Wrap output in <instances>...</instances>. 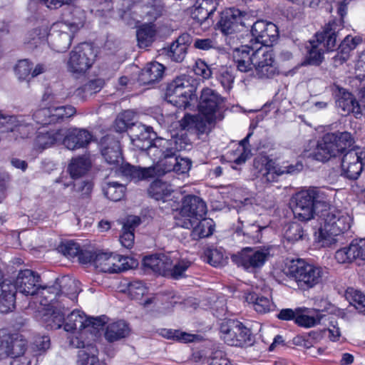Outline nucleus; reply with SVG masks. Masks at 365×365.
I'll return each instance as SVG.
<instances>
[{"instance_id":"12","label":"nucleus","mask_w":365,"mask_h":365,"mask_svg":"<svg viewBox=\"0 0 365 365\" xmlns=\"http://www.w3.org/2000/svg\"><path fill=\"white\" fill-rule=\"evenodd\" d=\"M76 113V109L71 105L50 106L36 110L33 113L34 120L43 126L62 123Z\"/></svg>"},{"instance_id":"31","label":"nucleus","mask_w":365,"mask_h":365,"mask_svg":"<svg viewBox=\"0 0 365 365\" xmlns=\"http://www.w3.org/2000/svg\"><path fill=\"white\" fill-rule=\"evenodd\" d=\"M143 265L153 272L165 275L169 272L172 264L170 257L163 253H155L146 255L143 258Z\"/></svg>"},{"instance_id":"6","label":"nucleus","mask_w":365,"mask_h":365,"mask_svg":"<svg viewBox=\"0 0 365 365\" xmlns=\"http://www.w3.org/2000/svg\"><path fill=\"white\" fill-rule=\"evenodd\" d=\"M221 337L229 346L246 348L254 345L255 336L252 330L237 319L224 321L220 327Z\"/></svg>"},{"instance_id":"23","label":"nucleus","mask_w":365,"mask_h":365,"mask_svg":"<svg viewBox=\"0 0 365 365\" xmlns=\"http://www.w3.org/2000/svg\"><path fill=\"white\" fill-rule=\"evenodd\" d=\"M334 258L339 264H349L356 259L365 260V239H354L346 247L336 251Z\"/></svg>"},{"instance_id":"13","label":"nucleus","mask_w":365,"mask_h":365,"mask_svg":"<svg viewBox=\"0 0 365 365\" xmlns=\"http://www.w3.org/2000/svg\"><path fill=\"white\" fill-rule=\"evenodd\" d=\"M330 88L336 106L342 115L346 116L353 114L356 118L361 117V106L352 93L336 83H333Z\"/></svg>"},{"instance_id":"64","label":"nucleus","mask_w":365,"mask_h":365,"mask_svg":"<svg viewBox=\"0 0 365 365\" xmlns=\"http://www.w3.org/2000/svg\"><path fill=\"white\" fill-rule=\"evenodd\" d=\"M191 262L188 260L181 259L178 261L171 269L170 272L174 279H179L185 276V272L190 267Z\"/></svg>"},{"instance_id":"58","label":"nucleus","mask_w":365,"mask_h":365,"mask_svg":"<svg viewBox=\"0 0 365 365\" xmlns=\"http://www.w3.org/2000/svg\"><path fill=\"white\" fill-rule=\"evenodd\" d=\"M33 63L28 59L19 60L15 66L14 71L19 80L31 79Z\"/></svg>"},{"instance_id":"11","label":"nucleus","mask_w":365,"mask_h":365,"mask_svg":"<svg viewBox=\"0 0 365 365\" xmlns=\"http://www.w3.org/2000/svg\"><path fill=\"white\" fill-rule=\"evenodd\" d=\"M147 193L149 197L167 203L165 207H160V209L164 210L165 212L168 213L178 210L179 196H175L170 183L156 178L150 183Z\"/></svg>"},{"instance_id":"55","label":"nucleus","mask_w":365,"mask_h":365,"mask_svg":"<svg viewBox=\"0 0 365 365\" xmlns=\"http://www.w3.org/2000/svg\"><path fill=\"white\" fill-rule=\"evenodd\" d=\"M137 123L133 122V119L129 118V114L127 112L120 113L115 118L113 128L114 130L119 133H122L130 130L132 127L136 125Z\"/></svg>"},{"instance_id":"41","label":"nucleus","mask_w":365,"mask_h":365,"mask_svg":"<svg viewBox=\"0 0 365 365\" xmlns=\"http://www.w3.org/2000/svg\"><path fill=\"white\" fill-rule=\"evenodd\" d=\"M91 168V160L83 155L72 158L68 166V172L72 179L76 180L85 175Z\"/></svg>"},{"instance_id":"38","label":"nucleus","mask_w":365,"mask_h":365,"mask_svg":"<svg viewBox=\"0 0 365 365\" xmlns=\"http://www.w3.org/2000/svg\"><path fill=\"white\" fill-rule=\"evenodd\" d=\"M175 151H176V148L173 147V142L171 140L155 136L152 147L148 151V155L155 162L156 159H160V158L165 157L166 154L173 153Z\"/></svg>"},{"instance_id":"50","label":"nucleus","mask_w":365,"mask_h":365,"mask_svg":"<svg viewBox=\"0 0 365 365\" xmlns=\"http://www.w3.org/2000/svg\"><path fill=\"white\" fill-rule=\"evenodd\" d=\"M203 255L204 260L212 267H219L225 264V258L221 250L207 247Z\"/></svg>"},{"instance_id":"5","label":"nucleus","mask_w":365,"mask_h":365,"mask_svg":"<svg viewBox=\"0 0 365 365\" xmlns=\"http://www.w3.org/2000/svg\"><path fill=\"white\" fill-rule=\"evenodd\" d=\"M197 85L196 79L190 76L176 77L167 86L166 101L178 109L185 110L194 106L197 100Z\"/></svg>"},{"instance_id":"3","label":"nucleus","mask_w":365,"mask_h":365,"mask_svg":"<svg viewBox=\"0 0 365 365\" xmlns=\"http://www.w3.org/2000/svg\"><path fill=\"white\" fill-rule=\"evenodd\" d=\"M319 217L321 227L319 229L317 240L327 245L336 241V236L344 233L351 227L350 216L329 204H327V207L320 210Z\"/></svg>"},{"instance_id":"22","label":"nucleus","mask_w":365,"mask_h":365,"mask_svg":"<svg viewBox=\"0 0 365 365\" xmlns=\"http://www.w3.org/2000/svg\"><path fill=\"white\" fill-rule=\"evenodd\" d=\"M133 145L136 150L145 151L148 155L154 138L157 135L152 127L137 124L132 127L129 134Z\"/></svg>"},{"instance_id":"25","label":"nucleus","mask_w":365,"mask_h":365,"mask_svg":"<svg viewBox=\"0 0 365 365\" xmlns=\"http://www.w3.org/2000/svg\"><path fill=\"white\" fill-rule=\"evenodd\" d=\"M258 48L255 44L242 45L233 51L232 58L238 71L243 73L252 71L254 68V52Z\"/></svg>"},{"instance_id":"43","label":"nucleus","mask_w":365,"mask_h":365,"mask_svg":"<svg viewBox=\"0 0 365 365\" xmlns=\"http://www.w3.org/2000/svg\"><path fill=\"white\" fill-rule=\"evenodd\" d=\"M10 336V342L8 344L9 357L13 358L25 356L27 349V340L20 334H8Z\"/></svg>"},{"instance_id":"35","label":"nucleus","mask_w":365,"mask_h":365,"mask_svg":"<svg viewBox=\"0 0 365 365\" xmlns=\"http://www.w3.org/2000/svg\"><path fill=\"white\" fill-rule=\"evenodd\" d=\"M218 5V0H202V3L192 11L191 16L195 22L202 26L206 21L212 19V16Z\"/></svg>"},{"instance_id":"20","label":"nucleus","mask_w":365,"mask_h":365,"mask_svg":"<svg viewBox=\"0 0 365 365\" xmlns=\"http://www.w3.org/2000/svg\"><path fill=\"white\" fill-rule=\"evenodd\" d=\"M93 134L85 128H70L63 130L62 144L70 150L86 148L91 142Z\"/></svg>"},{"instance_id":"32","label":"nucleus","mask_w":365,"mask_h":365,"mask_svg":"<svg viewBox=\"0 0 365 365\" xmlns=\"http://www.w3.org/2000/svg\"><path fill=\"white\" fill-rule=\"evenodd\" d=\"M34 131L33 125L26 123L18 120L17 117L9 115L6 122L5 129L1 132L11 133L12 136L16 139H25L29 138Z\"/></svg>"},{"instance_id":"36","label":"nucleus","mask_w":365,"mask_h":365,"mask_svg":"<svg viewBox=\"0 0 365 365\" xmlns=\"http://www.w3.org/2000/svg\"><path fill=\"white\" fill-rule=\"evenodd\" d=\"M63 130L61 128L48 130H38L35 138V145L39 149H46L59 142L62 143Z\"/></svg>"},{"instance_id":"18","label":"nucleus","mask_w":365,"mask_h":365,"mask_svg":"<svg viewBox=\"0 0 365 365\" xmlns=\"http://www.w3.org/2000/svg\"><path fill=\"white\" fill-rule=\"evenodd\" d=\"M270 256L269 249H260L253 251L252 248H245L237 258V264L246 271L255 272L260 269Z\"/></svg>"},{"instance_id":"42","label":"nucleus","mask_w":365,"mask_h":365,"mask_svg":"<svg viewBox=\"0 0 365 365\" xmlns=\"http://www.w3.org/2000/svg\"><path fill=\"white\" fill-rule=\"evenodd\" d=\"M245 301L259 314H265L271 310V300L255 292H248L245 295Z\"/></svg>"},{"instance_id":"29","label":"nucleus","mask_w":365,"mask_h":365,"mask_svg":"<svg viewBox=\"0 0 365 365\" xmlns=\"http://www.w3.org/2000/svg\"><path fill=\"white\" fill-rule=\"evenodd\" d=\"M198 220L199 222L195 226L190 219L185 221L182 225V227L187 229L192 228L190 231V237L192 240L195 241L209 237L213 234L215 230V222L211 218L203 217Z\"/></svg>"},{"instance_id":"2","label":"nucleus","mask_w":365,"mask_h":365,"mask_svg":"<svg viewBox=\"0 0 365 365\" xmlns=\"http://www.w3.org/2000/svg\"><path fill=\"white\" fill-rule=\"evenodd\" d=\"M0 269V312L8 313L15 308L17 292L26 296L37 294L39 289L40 275L31 269L20 270L14 282L4 279Z\"/></svg>"},{"instance_id":"44","label":"nucleus","mask_w":365,"mask_h":365,"mask_svg":"<svg viewBox=\"0 0 365 365\" xmlns=\"http://www.w3.org/2000/svg\"><path fill=\"white\" fill-rule=\"evenodd\" d=\"M156 30L154 24H143L137 29L136 37L140 48H147L151 46L155 40Z\"/></svg>"},{"instance_id":"17","label":"nucleus","mask_w":365,"mask_h":365,"mask_svg":"<svg viewBox=\"0 0 365 365\" xmlns=\"http://www.w3.org/2000/svg\"><path fill=\"white\" fill-rule=\"evenodd\" d=\"M127 259L126 257L118 254L98 252L96 267L105 273H119L130 267Z\"/></svg>"},{"instance_id":"40","label":"nucleus","mask_w":365,"mask_h":365,"mask_svg":"<svg viewBox=\"0 0 365 365\" xmlns=\"http://www.w3.org/2000/svg\"><path fill=\"white\" fill-rule=\"evenodd\" d=\"M319 45L313 40L309 41V46H307V53L301 65L303 66H319L324 60V49L320 48Z\"/></svg>"},{"instance_id":"51","label":"nucleus","mask_w":365,"mask_h":365,"mask_svg":"<svg viewBox=\"0 0 365 365\" xmlns=\"http://www.w3.org/2000/svg\"><path fill=\"white\" fill-rule=\"evenodd\" d=\"M298 314L295 319L294 324L299 327L311 328L320 324L322 314H317L315 317L309 316L303 313L302 308H299Z\"/></svg>"},{"instance_id":"47","label":"nucleus","mask_w":365,"mask_h":365,"mask_svg":"<svg viewBox=\"0 0 365 365\" xmlns=\"http://www.w3.org/2000/svg\"><path fill=\"white\" fill-rule=\"evenodd\" d=\"M98 354V350L95 344H87L86 350L78 351V365H100Z\"/></svg>"},{"instance_id":"33","label":"nucleus","mask_w":365,"mask_h":365,"mask_svg":"<svg viewBox=\"0 0 365 365\" xmlns=\"http://www.w3.org/2000/svg\"><path fill=\"white\" fill-rule=\"evenodd\" d=\"M118 170L122 175L135 181L147 180L155 175V168L153 166L141 168L133 165L129 163H122Z\"/></svg>"},{"instance_id":"39","label":"nucleus","mask_w":365,"mask_h":365,"mask_svg":"<svg viewBox=\"0 0 365 365\" xmlns=\"http://www.w3.org/2000/svg\"><path fill=\"white\" fill-rule=\"evenodd\" d=\"M252 135V132H249L247 135L241 140L235 150L230 152V155L233 157L232 162L238 165L245 163L247 159L252 155L250 138Z\"/></svg>"},{"instance_id":"49","label":"nucleus","mask_w":365,"mask_h":365,"mask_svg":"<svg viewBox=\"0 0 365 365\" xmlns=\"http://www.w3.org/2000/svg\"><path fill=\"white\" fill-rule=\"evenodd\" d=\"M94 183L91 180H85L73 183V190L78 194V199L83 200V203H88L91 198V193Z\"/></svg>"},{"instance_id":"4","label":"nucleus","mask_w":365,"mask_h":365,"mask_svg":"<svg viewBox=\"0 0 365 365\" xmlns=\"http://www.w3.org/2000/svg\"><path fill=\"white\" fill-rule=\"evenodd\" d=\"M284 274L293 279L302 291H308L323 281L322 267L301 258L293 259L285 264Z\"/></svg>"},{"instance_id":"27","label":"nucleus","mask_w":365,"mask_h":365,"mask_svg":"<svg viewBox=\"0 0 365 365\" xmlns=\"http://www.w3.org/2000/svg\"><path fill=\"white\" fill-rule=\"evenodd\" d=\"M102 155L110 165H118L123 160L120 142L113 136L107 135L102 139Z\"/></svg>"},{"instance_id":"63","label":"nucleus","mask_w":365,"mask_h":365,"mask_svg":"<svg viewBox=\"0 0 365 365\" xmlns=\"http://www.w3.org/2000/svg\"><path fill=\"white\" fill-rule=\"evenodd\" d=\"M193 71L197 76L202 78V79H209L212 74L210 67L207 63L200 58H198L193 66Z\"/></svg>"},{"instance_id":"10","label":"nucleus","mask_w":365,"mask_h":365,"mask_svg":"<svg viewBox=\"0 0 365 365\" xmlns=\"http://www.w3.org/2000/svg\"><path fill=\"white\" fill-rule=\"evenodd\" d=\"M197 102L199 113L210 122H215L225 107V98L215 90L207 87L201 91Z\"/></svg>"},{"instance_id":"52","label":"nucleus","mask_w":365,"mask_h":365,"mask_svg":"<svg viewBox=\"0 0 365 365\" xmlns=\"http://www.w3.org/2000/svg\"><path fill=\"white\" fill-rule=\"evenodd\" d=\"M254 68L256 77L262 80L273 78L279 73L277 63L257 65V66Z\"/></svg>"},{"instance_id":"46","label":"nucleus","mask_w":365,"mask_h":365,"mask_svg":"<svg viewBox=\"0 0 365 365\" xmlns=\"http://www.w3.org/2000/svg\"><path fill=\"white\" fill-rule=\"evenodd\" d=\"M254 67L257 65H267L277 63L274 49L272 46H258L254 52Z\"/></svg>"},{"instance_id":"30","label":"nucleus","mask_w":365,"mask_h":365,"mask_svg":"<svg viewBox=\"0 0 365 365\" xmlns=\"http://www.w3.org/2000/svg\"><path fill=\"white\" fill-rule=\"evenodd\" d=\"M361 41L359 37L346 36L339 45L336 53L332 57L334 66L338 67L346 62L350 57L351 51L354 50Z\"/></svg>"},{"instance_id":"54","label":"nucleus","mask_w":365,"mask_h":365,"mask_svg":"<svg viewBox=\"0 0 365 365\" xmlns=\"http://www.w3.org/2000/svg\"><path fill=\"white\" fill-rule=\"evenodd\" d=\"M135 226L129 222L123 224L122 227V233L120 235L119 240L125 248L130 249L134 245L135 240Z\"/></svg>"},{"instance_id":"56","label":"nucleus","mask_w":365,"mask_h":365,"mask_svg":"<svg viewBox=\"0 0 365 365\" xmlns=\"http://www.w3.org/2000/svg\"><path fill=\"white\" fill-rule=\"evenodd\" d=\"M216 78L225 90L229 91L232 88L235 76L227 67H222L216 72Z\"/></svg>"},{"instance_id":"59","label":"nucleus","mask_w":365,"mask_h":365,"mask_svg":"<svg viewBox=\"0 0 365 365\" xmlns=\"http://www.w3.org/2000/svg\"><path fill=\"white\" fill-rule=\"evenodd\" d=\"M81 245L73 241L68 240L64 242H61L58 245V250L68 258L73 259L77 257L78 253H79Z\"/></svg>"},{"instance_id":"19","label":"nucleus","mask_w":365,"mask_h":365,"mask_svg":"<svg viewBox=\"0 0 365 365\" xmlns=\"http://www.w3.org/2000/svg\"><path fill=\"white\" fill-rule=\"evenodd\" d=\"M66 26L61 22H55L51 27L48 38L53 49L56 52L63 53L71 46L76 33L66 30Z\"/></svg>"},{"instance_id":"61","label":"nucleus","mask_w":365,"mask_h":365,"mask_svg":"<svg viewBox=\"0 0 365 365\" xmlns=\"http://www.w3.org/2000/svg\"><path fill=\"white\" fill-rule=\"evenodd\" d=\"M175 153L176 151L173 152V153L166 154L165 157H162L160 159H156L154 163H156L158 166L160 167L164 173L173 172L178 159Z\"/></svg>"},{"instance_id":"60","label":"nucleus","mask_w":365,"mask_h":365,"mask_svg":"<svg viewBox=\"0 0 365 365\" xmlns=\"http://www.w3.org/2000/svg\"><path fill=\"white\" fill-rule=\"evenodd\" d=\"M264 228L256 223L250 224L245 227L243 236L246 237L247 241L250 243L258 242L262 237V230Z\"/></svg>"},{"instance_id":"53","label":"nucleus","mask_w":365,"mask_h":365,"mask_svg":"<svg viewBox=\"0 0 365 365\" xmlns=\"http://www.w3.org/2000/svg\"><path fill=\"white\" fill-rule=\"evenodd\" d=\"M127 292L131 299L140 300L148 292V287L143 281L134 280L128 284Z\"/></svg>"},{"instance_id":"28","label":"nucleus","mask_w":365,"mask_h":365,"mask_svg":"<svg viewBox=\"0 0 365 365\" xmlns=\"http://www.w3.org/2000/svg\"><path fill=\"white\" fill-rule=\"evenodd\" d=\"M165 67L157 61L148 63L140 71L137 81L140 86L160 81L164 76Z\"/></svg>"},{"instance_id":"37","label":"nucleus","mask_w":365,"mask_h":365,"mask_svg":"<svg viewBox=\"0 0 365 365\" xmlns=\"http://www.w3.org/2000/svg\"><path fill=\"white\" fill-rule=\"evenodd\" d=\"M130 331L129 324L124 320H118L107 326L104 336L108 342L113 343L128 336Z\"/></svg>"},{"instance_id":"16","label":"nucleus","mask_w":365,"mask_h":365,"mask_svg":"<svg viewBox=\"0 0 365 365\" xmlns=\"http://www.w3.org/2000/svg\"><path fill=\"white\" fill-rule=\"evenodd\" d=\"M343 29L342 21L337 19H331L314 34L313 41L319 46H322L326 52L334 51L336 48L339 32Z\"/></svg>"},{"instance_id":"26","label":"nucleus","mask_w":365,"mask_h":365,"mask_svg":"<svg viewBox=\"0 0 365 365\" xmlns=\"http://www.w3.org/2000/svg\"><path fill=\"white\" fill-rule=\"evenodd\" d=\"M36 317L43 327L47 330H57L63 326L65 314L61 307L41 308Z\"/></svg>"},{"instance_id":"14","label":"nucleus","mask_w":365,"mask_h":365,"mask_svg":"<svg viewBox=\"0 0 365 365\" xmlns=\"http://www.w3.org/2000/svg\"><path fill=\"white\" fill-rule=\"evenodd\" d=\"M248 14L236 8H227L220 14V19L216 24V30L223 35L228 36L240 31V27L245 26V20Z\"/></svg>"},{"instance_id":"8","label":"nucleus","mask_w":365,"mask_h":365,"mask_svg":"<svg viewBox=\"0 0 365 365\" xmlns=\"http://www.w3.org/2000/svg\"><path fill=\"white\" fill-rule=\"evenodd\" d=\"M96 56L95 48L91 43L83 42L78 44L69 53L68 71L76 76L84 75L93 65Z\"/></svg>"},{"instance_id":"7","label":"nucleus","mask_w":365,"mask_h":365,"mask_svg":"<svg viewBox=\"0 0 365 365\" xmlns=\"http://www.w3.org/2000/svg\"><path fill=\"white\" fill-rule=\"evenodd\" d=\"M319 193L314 189L301 190L294 196V205L292 208L294 217L299 221L307 222L314 218L315 215L319 216V206L327 207V203L319 200Z\"/></svg>"},{"instance_id":"45","label":"nucleus","mask_w":365,"mask_h":365,"mask_svg":"<svg viewBox=\"0 0 365 365\" xmlns=\"http://www.w3.org/2000/svg\"><path fill=\"white\" fill-rule=\"evenodd\" d=\"M86 314L84 312L78 309L72 311L65 319L63 323V329L67 332L73 333L78 328L80 330L84 329L83 325L86 321Z\"/></svg>"},{"instance_id":"9","label":"nucleus","mask_w":365,"mask_h":365,"mask_svg":"<svg viewBox=\"0 0 365 365\" xmlns=\"http://www.w3.org/2000/svg\"><path fill=\"white\" fill-rule=\"evenodd\" d=\"M280 165L276 159L266 152L257 153L252 160L251 173L253 177L263 184H272L279 181L280 174Z\"/></svg>"},{"instance_id":"1","label":"nucleus","mask_w":365,"mask_h":365,"mask_svg":"<svg viewBox=\"0 0 365 365\" xmlns=\"http://www.w3.org/2000/svg\"><path fill=\"white\" fill-rule=\"evenodd\" d=\"M354 136L348 131L327 133L315 145L305 149L303 155L326 163L343 155L341 167L344 176L356 180L364 170L365 152L358 146L354 147Z\"/></svg>"},{"instance_id":"48","label":"nucleus","mask_w":365,"mask_h":365,"mask_svg":"<svg viewBox=\"0 0 365 365\" xmlns=\"http://www.w3.org/2000/svg\"><path fill=\"white\" fill-rule=\"evenodd\" d=\"M126 187L117 182H109L103 188L105 196L110 200L118 202L125 195Z\"/></svg>"},{"instance_id":"62","label":"nucleus","mask_w":365,"mask_h":365,"mask_svg":"<svg viewBox=\"0 0 365 365\" xmlns=\"http://www.w3.org/2000/svg\"><path fill=\"white\" fill-rule=\"evenodd\" d=\"M51 346V340L48 335H41L39 334L34 335L32 342V347L34 351L40 353L45 352Z\"/></svg>"},{"instance_id":"24","label":"nucleus","mask_w":365,"mask_h":365,"mask_svg":"<svg viewBox=\"0 0 365 365\" xmlns=\"http://www.w3.org/2000/svg\"><path fill=\"white\" fill-rule=\"evenodd\" d=\"M60 19L56 22L66 25V29L69 30L71 33H76L83 27L86 16L81 8L72 4L62 9Z\"/></svg>"},{"instance_id":"34","label":"nucleus","mask_w":365,"mask_h":365,"mask_svg":"<svg viewBox=\"0 0 365 365\" xmlns=\"http://www.w3.org/2000/svg\"><path fill=\"white\" fill-rule=\"evenodd\" d=\"M39 294V303L42 307H61L58 304V298L62 295H67L63 290V287L59 289L56 286H44L40 285L39 289L37 292Z\"/></svg>"},{"instance_id":"57","label":"nucleus","mask_w":365,"mask_h":365,"mask_svg":"<svg viewBox=\"0 0 365 365\" xmlns=\"http://www.w3.org/2000/svg\"><path fill=\"white\" fill-rule=\"evenodd\" d=\"M187 48L185 46H180L179 43L177 44L174 42H172L168 47L167 55L171 58L172 61L178 63L182 62L187 53Z\"/></svg>"},{"instance_id":"15","label":"nucleus","mask_w":365,"mask_h":365,"mask_svg":"<svg viewBox=\"0 0 365 365\" xmlns=\"http://www.w3.org/2000/svg\"><path fill=\"white\" fill-rule=\"evenodd\" d=\"M250 31L252 38L250 43L257 46H272L279 37L278 27L274 23L265 20L256 21Z\"/></svg>"},{"instance_id":"21","label":"nucleus","mask_w":365,"mask_h":365,"mask_svg":"<svg viewBox=\"0 0 365 365\" xmlns=\"http://www.w3.org/2000/svg\"><path fill=\"white\" fill-rule=\"evenodd\" d=\"M180 215L182 217L200 220L207 215L206 202L200 197L195 195H186L181 200Z\"/></svg>"}]
</instances>
